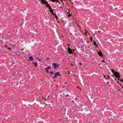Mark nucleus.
Returning <instances> with one entry per match:
<instances>
[{
  "label": "nucleus",
  "instance_id": "obj_53",
  "mask_svg": "<svg viewBox=\"0 0 123 123\" xmlns=\"http://www.w3.org/2000/svg\"><path fill=\"white\" fill-rule=\"evenodd\" d=\"M82 105H81V106H82Z\"/></svg>",
  "mask_w": 123,
  "mask_h": 123
},
{
  "label": "nucleus",
  "instance_id": "obj_25",
  "mask_svg": "<svg viewBox=\"0 0 123 123\" xmlns=\"http://www.w3.org/2000/svg\"><path fill=\"white\" fill-rule=\"evenodd\" d=\"M71 16H72V15L71 14H68V17H70Z\"/></svg>",
  "mask_w": 123,
  "mask_h": 123
},
{
  "label": "nucleus",
  "instance_id": "obj_48",
  "mask_svg": "<svg viewBox=\"0 0 123 123\" xmlns=\"http://www.w3.org/2000/svg\"><path fill=\"white\" fill-rule=\"evenodd\" d=\"M74 102V101H72V102Z\"/></svg>",
  "mask_w": 123,
  "mask_h": 123
},
{
  "label": "nucleus",
  "instance_id": "obj_13",
  "mask_svg": "<svg viewBox=\"0 0 123 123\" xmlns=\"http://www.w3.org/2000/svg\"><path fill=\"white\" fill-rule=\"evenodd\" d=\"M51 67L50 66H49L48 67H46L45 68L47 70H49L51 69Z\"/></svg>",
  "mask_w": 123,
  "mask_h": 123
},
{
  "label": "nucleus",
  "instance_id": "obj_37",
  "mask_svg": "<svg viewBox=\"0 0 123 123\" xmlns=\"http://www.w3.org/2000/svg\"><path fill=\"white\" fill-rule=\"evenodd\" d=\"M109 82L108 81L107 82V84H109Z\"/></svg>",
  "mask_w": 123,
  "mask_h": 123
},
{
  "label": "nucleus",
  "instance_id": "obj_26",
  "mask_svg": "<svg viewBox=\"0 0 123 123\" xmlns=\"http://www.w3.org/2000/svg\"><path fill=\"white\" fill-rule=\"evenodd\" d=\"M102 62H105V64H106V62H105V61L104 60H103L102 61Z\"/></svg>",
  "mask_w": 123,
  "mask_h": 123
},
{
  "label": "nucleus",
  "instance_id": "obj_52",
  "mask_svg": "<svg viewBox=\"0 0 123 123\" xmlns=\"http://www.w3.org/2000/svg\"><path fill=\"white\" fill-rule=\"evenodd\" d=\"M92 59H93L94 60H95V59H94V58H92Z\"/></svg>",
  "mask_w": 123,
  "mask_h": 123
},
{
  "label": "nucleus",
  "instance_id": "obj_15",
  "mask_svg": "<svg viewBox=\"0 0 123 123\" xmlns=\"http://www.w3.org/2000/svg\"><path fill=\"white\" fill-rule=\"evenodd\" d=\"M49 73L50 74H54V72L53 71H51L50 72H49Z\"/></svg>",
  "mask_w": 123,
  "mask_h": 123
},
{
  "label": "nucleus",
  "instance_id": "obj_22",
  "mask_svg": "<svg viewBox=\"0 0 123 123\" xmlns=\"http://www.w3.org/2000/svg\"><path fill=\"white\" fill-rule=\"evenodd\" d=\"M55 18L56 19H58V17H57V16L56 15V14H55Z\"/></svg>",
  "mask_w": 123,
  "mask_h": 123
},
{
  "label": "nucleus",
  "instance_id": "obj_24",
  "mask_svg": "<svg viewBox=\"0 0 123 123\" xmlns=\"http://www.w3.org/2000/svg\"><path fill=\"white\" fill-rule=\"evenodd\" d=\"M90 40L91 41V42H92V37H91L90 38Z\"/></svg>",
  "mask_w": 123,
  "mask_h": 123
},
{
  "label": "nucleus",
  "instance_id": "obj_59",
  "mask_svg": "<svg viewBox=\"0 0 123 123\" xmlns=\"http://www.w3.org/2000/svg\"><path fill=\"white\" fill-rule=\"evenodd\" d=\"M112 76H113V75H112Z\"/></svg>",
  "mask_w": 123,
  "mask_h": 123
},
{
  "label": "nucleus",
  "instance_id": "obj_19",
  "mask_svg": "<svg viewBox=\"0 0 123 123\" xmlns=\"http://www.w3.org/2000/svg\"><path fill=\"white\" fill-rule=\"evenodd\" d=\"M45 70H46V72L47 73H49V71L48 70H47V69H46L45 68Z\"/></svg>",
  "mask_w": 123,
  "mask_h": 123
},
{
  "label": "nucleus",
  "instance_id": "obj_18",
  "mask_svg": "<svg viewBox=\"0 0 123 123\" xmlns=\"http://www.w3.org/2000/svg\"><path fill=\"white\" fill-rule=\"evenodd\" d=\"M23 50V49H21V51H20L21 52L20 53L21 54H23V52L22 51V50Z\"/></svg>",
  "mask_w": 123,
  "mask_h": 123
},
{
  "label": "nucleus",
  "instance_id": "obj_7",
  "mask_svg": "<svg viewBox=\"0 0 123 123\" xmlns=\"http://www.w3.org/2000/svg\"><path fill=\"white\" fill-rule=\"evenodd\" d=\"M46 7H48V8L49 9H51V7L50 6V5L48 3V2L46 4Z\"/></svg>",
  "mask_w": 123,
  "mask_h": 123
},
{
  "label": "nucleus",
  "instance_id": "obj_58",
  "mask_svg": "<svg viewBox=\"0 0 123 123\" xmlns=\"http://www.w3.org/2000/svg\"><path fill=\"white\" fill-rule=\"evenodd\" d=\"M115 80H116V79H115Z\"/></svg>",
  "mask_w": 123,
  "mask_h": 123
},
{
  "label": "nucleus",
  "instance_id": "obj_1",
  "mask_svg": "<svg viewBox=\"0 0 123 123\" xmlns=\"http://www.w3.org/2000/svg\"><path fill=\"white\" fill-rule=\"evenodd\" d=\"M115 77L116 78H119L120 77V74L119 72H115L113 74Z\"/></svg>",
  "mask_w": 123,
  "mask_h": 123
},
{
  "label": "nucleus",
  "instance_id": "obj_41",
  "mask_svg": "<svg viewBox=\"0 0 123 123\" xmlns=\"http://www.w3.org/2000/svg\"><path fill=\"white\" fill-rule=\"evenodd\" d=\"M104 78H106V76H104Z\"/></svg>",
  "mask_w": 123,
  "mask_h": 123
},
{
  "label": "nucleus",
  "instance_id": "obj_8",
  "mask_svg": "<svg viewBox=\"0 0 123 123\" xmlns=\"http://www.w3.org/2000/svg\"><path fill=\"white\" fill-rule=\"evenodd\" d=\"M50 9V12L51 13H52L53 15H55V14L53 12V10L51 8V9Z\"/></svg>",
  "mask_w": 123,
  "mask_h": 123
},
{
  "label": "nucleus",
  "instance_id": "obj_61",
  "mask_svg": "<svg viewBox=\"0 0 123 123\" xmlns=\"http://www.w3.org/2000/svg\"><path fill=\"white\" fill-rule=\"evenodd\" d=\"M109 86H111L110 85H109Z\"/></svg>",
  "mask_w": 123,
  "mask_h": 123
},
{
  "label": "nucleus",
  "instance_id": "obj_32",
  "mask_svg": "<svg viewBox=\"0 0 123 123\" xmlns=\"http://www.w3.org/2000/svg\"><path fill=\"white\" fill-rule=\"evenodd\" d=\"M120 81L121 82H123V80H120Z\"/></svg>",
  "mask_w": 123,
  "mask_h": 123
},
{
  "label": "nucleus",
  "instance_id": "obj_39",
  "mask_svg": "<svg viewBox=\"0 0 123 123\" xmlns=\"http://www.w3.org/2000/svg\"><path fill=\"white\" fill-rule=\"evenodd\" d=\"M68 117H67V118H66V119H67V121H68Z\"/></svg>",
  "mask_w": 123,
  "mask_h": 123
},
{
  "label": "nucleus",
  "instance_id": "obj_21",
  "mask_svg": "<svg viewBox=\"0 0 123 123\" xmlns=\"http://www.w3.org/2000/svg\"><path fill=\"white\" fill-rule=\"evenodd\" d=\"M94 48V47H93V48H91V49L92 50H93V51L94 52V49H93V48Z\"/></svg>",
  "mask_w": 123,
  "mask_h": 123
},
{
  "label": "nucleus",
  "instance_id": "obj_44",
  "mask_svg": "<svg viewBox=\"0 0 123 123\" xmlns=\"http://www.w3.org/2000/svg\"><path fill=\"white\" fill-rule=\"evenodd\" d=\"M120 80V79H119V78H118V80Z\"/></svg>",
  "mask_w": 123,
  "mask_h": 123
},
{
  "label": "nucleus",
  "instance_id": "obj_27",
  "mask_svg": "<svg viewBox=\"0 0 123 123\" xmlns=\"http://www.w3.org/2000/svg\"><path fill=\"white\" fill-rule=\"evenodd\" d=\"M49 57H47V58H46V59L47 60H49Z\"/></svg>",
  "mask_w": 123,
  "mask_h": 123
},
{
  "label": "nucleus",
  "instance_id": "obj_54",
  "mask_svg": "<svg viewBox=\"0 0 123 123\" xmlns=\"http://www.w3.org/2000/svg\"><path fill=\"white\" fill-rule=\"evenodd\" d=\"M71 65H72V66H73V64H72Z\"/></svg>",
  "mask_w": 123,
  "mask_h": 123
},
{
  "label": "nucleus",
  "instance_id": "obj_35",
  "mask_svg": "<svg viewBox=\"0 0 123 123\" xmlns=\"http://www.w3.org/2000/svg\"><path fill=\"white\" fill-rule=\"evenodd\" d=\"M81 41L82 42H83V39H81Z\"/></svg>",
  "mask_w": 123,
  "mask_h": 123
},
{
  "label": "nucleus",
  "instance_id": "obj_60",
  "mask_svg": "<svg viewBox=\"0 0 123 123\" xmlns=\"http://www.w3.org/2000/svg\"><path fill=\"white\" fill-rule=\"evenodd\" d=\"M49 76H50V75H49Z\"/></svg>",
  "mask_w": 123,
  "mask_h": 123
},
{
  "label": "nucleus",
  "instance_id": "obj_12",
  "mask_svg": "<svg viewBox=\"0 0 123 123\" xmlns=\"http://www.w3.org/2000/svg\"><path fill=\"white\" fill-rule=\"evenodd\" d=\"M32 63L33 64H34V66L36 67L37 66V62H32Z\"/></svg>",
  "mask_w": 123,
  "mask_h": 123
},
{
  "label": "nucleus",
  "instance_id": "obj_3",
  "mask_svg": "<svg viewBox=\"0 0 123 123\" xmlns=\"http://www.w3.org/2000/svg\"><path fill=\"white\" fill-rule=\"evenodd\" d=\"M96 50L97 51V53H98V54L101 56H102L103 57H104L105 56H103V54L102 53L101 51H99V52L97 51V49H96Z\"/></svg>",
  "mask_w": 123,
  "mask_h": 123
},
{
  "label": "nucleus",
  "instance_id": "obj_29",
  "mask_svg": "<svg viewBox=\"0 0 123 123\" xmlns=\"http://www.w3.org/2000/svg\"><path fill=\"white\" fill-rule=\"evenodd\" d=\"M75 50L74 49H73L72 50V51H73V53H74V51H75Z\"/></svg>",
  "mask_w": 123,
  "mask_h": 123
},
{
  "label": "nucleus",
  "instance_id": "obj_30",
  "mask_svg": "<svg viewBox=\"0 0 123 123\" xmlns=\"http://www.w3.org/2000/svg\"><path fill=\"white\" fill-rule=\"evenodd\" d=\"M117 83L118 84H120L121 85H122L121 84H120L119 83L118 81H117Z\"/></svg>",
  "mask_w": 123,
  "mask_h": 123
},
{
  "label": "nucleus",
  "instance_id": "obj_11",
  "mask_svg": "<svg viewBox=\"0 0 123 123\" xmlns=\"http://www.w3.org/2000/svg\"><path fill=\"white\" fill-rule=\"evenodd\" d=\"M29 60L31 61H32L34 60V58L32 57V56H31L29 57Z\"/></svg>",
  "mask_w": 123,
  "mask_h": 123
},
{
  "label": "nucleus",
  "instance_id": "obj_51",
  "mask_svg": "<svg viewBox=\"0 0 123 123\" xmlns=\"http://www.w3.org/2000/svg\"><path fill=\"white\" fill-rule=\"evenodd\" d=\"M61 1H62V0H61Z\"/></svg>",
  "mask_w": 123,
  "mask_h": 123
},
{
  "label": "nucleus",
  "instance_id": "obj_42",
  "mask_svg": "<svg viewBox=\"0 0 123 123\" xmlns=\"http://www.w3.org/2000/svg\"><path fill=\"white\" fill-rule=\"evenodd\" d=\"M38 59V57H37V58H36V59Z\"/></svg>",
  "mask_w": 123,
  "mask_h": 123
},
{
  "label": "nucleus",
  "instance_id": "obj_34",
  "mask_svg": "<svg viewBox=\"0 0 123 123\" xmlns=\"http://www.w3.org/2000/svg\"><path fill=\"white\" fill-rule=\"evenodd\" d=\"M96 46V48H98V46L97 45H95Z\"/></svg>",
  "mask_w": 123,
  "mask_h": 123
},
{
  "label": "nucleus",
  "instance_id": "obj_14",
  "mask_svg": "<svg viewBox=\"0 0 123 123\" xmlns=\"http://www.w3.org/2000/svg\"><path fill=\"white\" fill-rule=\"evenodd\" d=\"M93 45H96L97 44L96 43V42H95V41L94 40L93 41Z\"/></svg>",
  "mask_w": 123,
  "mask_h": 123
},
{
  "label": "nucleus",
  "instance_id": "obj_4",
  "mask_svg": "<svg viewBox=\"0 0 123 123\" xmlns=\"http://www.w3.org/2000/svg\"><path fill=\"white\" fill-rule=\"evenodd\" d=\"M68 53L69 54H71L73 53V52L72 51V50L71 49L70 47H69L68 48Z\"/></svg>",
  "mask_w": 123,
  "mask_h": 123
},
{
  "label": "nucleus",
  "instance_id": "obj_16",
  "mask_svg": "<svg viewBox=\"0 0 123 123\" xmlns=\"http://www.w3.org/2000/svg\"><path fill=\"white\" fill-rule=\"evenodd\" d=\"M54 75L57 77V76H58V72L55 73L54 74Z\"/></svg>",
  "mask_w": 123,
  "mask_h": 123
},
{
  "label": "nucleus",
  "instance_id": "obj_63",
  "mask_svg": "<svg viewBox=\"0 0 123 123\" xmlns=\"http://www.w3.org/2000/svg\"><path fill=\"white\" fill-rule=\"evenodd\" d=\"M80 50H82V49H81Z\"/></svg>",
  "mask_w": 123,
  "mask_h": 123
},
{
  "label": "nucleus",
  "instance_id": "obj_36",
  "mask_svg": "<svg viewBox=\"0 0 123 123\" xmlns=\"http://www.w3.org/2000/svg\"><path fill=\"white\" fill-rule=\"evenodd\" d=\"M41 60L40 59H39V60H38V61H40Z\"/></svg>",
  "mask_w": 123,
  "mask_h": 123
},
{
  "label": "nucleus",
  "instance_id": "obj_50",
  "mask_svg": "<svg viewBox=\"0 0 123 123\" xmlns=\"http://www.w3.org/2000/svg\"><path fill=\"white\" fill-rule=\"evenodd\" d=\"M66 52L67 53V51H65V52Z\"/></svg>",
  "mask_w": 123,
  "mask_h": 123
},
{
  "label": "nucleus",
  "instance_id": "obj_47",
  "mask_svg": "<svg viewBox=\"0 0 123 123\" xmlns=\"http://www.w3.org/2000/svg\"><path fill=\"white\" fill-rule=\"evenodd\" d=\"M97 45H98L99 44V43H98L97 44Z\"/></svg>",
  "mask_w": 123,
  "mask_h": 123
},
{
  "label": "nucleus",
  "instance_id": "obj_31",
  "mask_svg": "<svg viewBox=\"0 0 123 123\" xmlns=\"http://www.w3.org/2000/svg\"><path fill=\"white\" fill-rule=\"evenodd\" d=\"M74 53V55L76 56V53Z\"/></svg>",
  "mask_w": 123,
  "mask_h": 123
},
{
  "label": "nucleus",
  "instance_id": "obj_23",
  "mask_svg": "<svg viewBox=\"0 0 123 123\" xmlns=\"http://www.w3.org/2000/svg\"><path fill=\"white\" fill-rule=\"evenodd\" d=\"M107 76L108 77V78H106V79H109L110 77L108 75H107Z\"/></svg>",
  "mask_w": 123,
  "mask_h": 123
},
{
  "label": "nucleus",
  "instance_id": "obj_28",
  "mask_svg": "<svg viewBox=\"0 0 123 123\" xmlns=\"http://www.w3.org/2000/svg\"><path fill=\"white\" fill-rule=\"evenodd\" d=\"M56 78V76H55H55H54L53 77V79L55 78Z\"/></svg>",
  "mask_w": 123,
  "mask_h": 123
},
{
  "label": "nucleus",
  "instance_id": "obj_33",
  "mask_svg": "<svg viewBox=\"0 0 123 123\" xmlns=\"http://www.w3.org/2000/svg\"><path fill=\"white\" fill-rule=\"evenodd\" d=\"M101 31H100L99 30L98 31V32L99 33H100L101 32Z\"/></svg>",
  "mask_w": 123,
  "mask_h": 123
},
{
  "label": "nucleus",
  "instance_id": "obj_57",
  "mask_svg": "<svg viewBox=\"0 0 123 123\" xmlns=\"http://www.w3.org/2000/svg\"><path fill=\"white\" fill-rule=\"evenodd\" d=\"M122 87V88L123 89V87L121 86Z\"/></svg>",
  "mask_w": 123,
  "mask_h": 123
},
{
  "label": "nucleus",
  "instance_id": "obj_64",
  "mask_svg": "<svg viewBox=\"0 0 123 123\" xmlns=\"http://www.w3.org/2000/svg\"><path fill=\"white\" fill-rule=\"evenodd\" d=\"M110 119H109V120H110Z\"/></svg>",
  "mask_w": 123,
  "mask_h": 123
},
{
  "label": "nucleus",
  "instance_id": "obj_62",
  "mask_svg": "<svg viewBox=\"0 0 123 123\" xmlns=\"http://www.w3.org/2000/svg\"><path fill=\"white\" fill-rule=\"evenodd\" d=\"M119 90H121V89H119Z\"/></svg>",
  "mask_w": 123,
  "mask_h": 123
},
{
  "label": "nucleus",
  "instance_id": "obj_56",
  "mask_svg": "<svg viewBox=\"0 0 123 123\" xmlns=\"http://www.w3.org/2000/svg\"><path fill=\"white\" fill-rule=\"evenodd\" d=\"M30 55V54H29V55Z\"/></svg>",
  "mask_w": 123,
  "mask_h": 123
},
{
  "label": "nucleus",
  "instance_id": "obj_2",
  "mask_svg": "<svg viewBox=\"0 0 123 123\" xmlns=\"http://www.w3.org/2000/svg\"><path fill=\"white\" fill-rule=\"evenodd\" d=\"M52 66L54 67L55 69H56L59 66V65L57 64V63H52Z\"/></svg>",
  "mask_w": 123,
  "mask_h": 123
},
{
  "label": "nucleus",
  "instance_id": "obj_5",
  "mask_svg": "<svg viewBox=\"0 0 123 123\" xmlns=\"http://www.w3.org/2000/svg\"><path fill=\"white\" fill-rule=\"evenodd\" d=\"M75 26L76 27L78 28V30H80L81 29V27L78 24H76Z\"/></svg>",
  "mask_w": 123,
  "mask_h": 123
},
{
  "label": "nucleus",
  "instance_id": "obj_20",
  "mask_svg": "<svg viewBox=\"0 0 123 123\" xmlns=\"http://www.w3.org/2000/svg\"><path fill=\"white\" fill-rule=\"evenodd\" d=\"M58 75L59 76H61V75L60 73V72H58Z\"/></svg>",
  "mask_w": 123,
  "mask_h": 123
},
{
  "label": "nucleus",
  "instance_id": "obj_10",
  "mask_svg": "<svg viewBox=\"0 0 123 123\" xmlns=\"http://www.w3.org/2000/svg\"><path fill=\"white\" fill-rule=\"evenodd\" d=\"M65 96L68 99V100L69 99H70V96L68 94H67Z\"/></svg>",
  "mask_w": 123,
  "mask_h": 123
},
{
  "label": "nucleus",
  "instance_id": "obj_17",
  "mask_svg": "<svg viewBox=\"0 0 123 123\" xmlns=\"http://www.w3.org/2000/svg\"><path fill=\"white\" fill-rule=\"evenodd\" d=\"M111 71L112 72L113 74L114 73H115V72H116L114 71V70L113 69H111Z\"/></svg>",
  "mask_w": 123,
  "mask_h": 123
},
{
  "label": "nucleus",
  "instance_id": "obj_6",
  "mask_svg": "<svg viewBox=\"0 0 123 123\" xmlns=\"http://www.w3.org/2000/svg\"><path fill=\"white\" fill-rule=\"evenodd\" d=\"M41 1L43 4H46L48 3L47 1L45 0H42Z\"/></svg>",
  "mask_w": 123,
  "mask_h": 123
},
{
  "label": "nucleus",
  "instance_id": "obj_9",
  "mask_svg": "<svg viewBox=\"0 0 123 123\" xmlns=\"http://www.w3.org/2000/svg\"><path fill=\"white\" fill-rule=\"evenodd\" d=\"M5 46L6 48L8 49L9 50H11L12 49L11 47H9V46L7 45H5Z\"/></svg>",
  "mask_w": 123,
  "mask_h": 123
},
{
  "label": "nucleus",
  "instance_id": "obj_46",
  "mask_svg": "<svg viewBox=\"0 0 123 123\" xmlns=\"http://www.w3.org/2000/svg\"><path fill=\"white\" fill-rule=\"evenodd\" d=\"M83 110V108H81V110L82 111Z\"/></svg>",
  "mask_w": 123,
  "mask_h": 123
},
{
  "label": "nucleus",
  "instance_id": "obj_38",
  "mask_svg": "<svg viewBox=\"0 0 123 123\" xmlns=\"http://www.w3.org/2000/svg\"><path fill=\"white\" fill-rule=\"evenodd\" d=\"M15 62H12V64H14V63Z\"/></svg>",
  "mask_w": 123,
  "mask_h": 123
},
{
  "label": "nucleus",
  "instance_id": "obj_43",
  "mask_svg": "<svg viewBox=\"0 0 123 123\" xmlns=\"http://www.w3.org/2000/svg\"><path fill=\"white\" fill-rule=\"evenodd\" d=\"M89 41H87V43H89Z\"/></svg>",
  "mask_w": 123,
  "mask_h": 123
},
{
  "label": "nucleus",
  "instance_id": "obj_40",
  "mask_svg": "<svg viewBox=\"0 0 123 123\" xmlns=\"http://www.w3.org/2000/svg\"><path fill=\"white\" fill-rule=\"evenodd\" d=\"M95 55H98L97 54H95Z\"/></svg>",
  "mask_w": 123,
  "mask_h": 123
},
{
  "label": "nucleus",
  "instance_id": "obj_49",
  "mask_svg": "<svg viewBox=\"0 0 123 123\" xmlns=\"http://www.w3.org/2000/svg\"><path fill=\"white\" fill-rule=\"evenodd\" d=\"M65 87V86H63V88H64V87Z\"/></svg>",
  "mask_w": 123,
  "mask_h": 123
},
{
  "label": "nucleus",
  "instance_id": "obj_45",
  "mask_svg": "<svg viewBox=\"0 0 123 123\" xmlns=\"http://www.w3.org/2000/svg\"><path fill=\"white\" fill-rule=\"evenodd\" d=\"M79 64H80V65H81L82 64L81 63H80Z\"/></svg>",
  "mask_w": 123,
  "mask_h": 123
},
{
  "label": "nucleus",
  "instance_id": "obj_55",
  "mask_svg": "<svg viewBox=\"0 0 123 123\" xmlns=\"http://www.w3.org/2000/svg\"><path fill=\"white\" fill-rule=\"evenodd\" d=\"M55 10V9H53V10Z\"/></svg>",
  "mask_w": 123,
  "mask_h": 123
}]
</instances>
